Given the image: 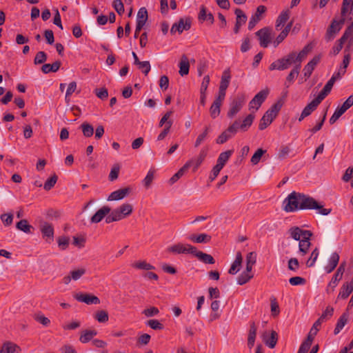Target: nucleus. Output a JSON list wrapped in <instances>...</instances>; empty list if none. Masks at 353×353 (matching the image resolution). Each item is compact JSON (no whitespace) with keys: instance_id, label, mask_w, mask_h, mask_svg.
Returning <instances> with one entry per match:
<instances>
[{"instance_id":"obj_1","label":"nucleus","mask_w":353,"mask_h":353,"mask_svg":"<svg viewBox=\"0 0 353 353\" xmlns=\"http://www.w3.org/2000/svg\"><path fill=\"white\" fill-rule=\"evenodd\" d=\"M309 52L308 46H305L299 53L292 51L286 56L272 62L269 67L270 70H285L291 65L301 67V63Z\"/></svg>"},{"instance_id":"obj_2","label":"nucleus","mask_w":353,"mask_h":353,"mask_svg":"<svg viewBox=\"0 0 353 353\" xmlns=\"http://www.w3.org/2000/svg\"><path fill=\"white\" fill-rule=\"evenodd\" d=\"M290 237L299 241V253L305 256L311 245L310 238L312 233L310 230H303L299 227H292L288 230Z\"/></svg>"},{"instance_id":"obj_3","label":"nucleus","mask_w":353,"mask_h":353,"mask_svg":"<svg viewBox=\"0 0 353 353\" xmlns=\"http://www.w3.org/2000/svg\"><path fill=\"white\" fill-rule=\"evenodd\" d=\"M301 210H316L318 213L322 215H328L331 212V209L323 208V205L319 204L314 198L301 194Z\"/></svg>"},{"instance_id":"obj_4","label":"nucleus","mask_w":353,"mask_h":353,"mask_svg":"<svg viewBox=\"0 0 353 353\" xmlns=\"http://www.w3.org/2000/svg\"><path fill=\"white\" fill-rule=\"evenodd\" d=\"M282 104L280 102H277L272 105L270 109H268L262 117L259 128L260 130L265 129L269 125L272 123L273 120L276 118L279 110H281Z\"/></svg>"},{"instance_id":"obj_5","label":"nucleus","mask_w":353,"mask_h":353,"mask_svg":"<svg viewBox=\"0 0 353 353\" xmlns=\"http://www.w3.org/2000/svg\"><path fill=\"white\" fill-rule=\"evenodd\" d=\"M301 193L292 192L283 201V210L285 212H291L301 210Z\"/></svg>"},{"instance_id":"obj_6","label":"nucleus","mask_w":353,"mask_h":353,"mask_svg":"<svg viewBox=\"0 0 353 353\" xmlns=\"http://www.w3.org/2000/svg\"><path fill=\"white\" fill-rule=\"evenodd\" d=\"M269 94V90L268 89L262 90L259 92L254 98L249 103V110H257L261 107V104L265 101L268 95Z\"/></svg>"},{"instance_id":"obj_7","label":"nucleus","mask_w":353,"mask_h":353,"mask_svg":"<svg viewBox=\"0 0 353 353\" xmlns=\"http://www.w3.org/2000/svg\"><path fill=\"white\" fill-rule=\"evenodd\" d=\"M167 251L174 254H192L195 252V247L189 244L177 243L167 248Z\"/></svg>"},{"instance_id":"obj_8","label":"nucleus","mask_w":353,"mask_h":353,"mask_svg":"<svg viewBox=\"0 0 353 353\" xmlns=\"http://www.w3.org/2000/svg\"><path fill=\"white\" fill-rule=\"evenodd\" d=\"M245 99L243 95L238 96L230 103V110L228 112V117H234L243 108L245 104Z\"/></svg>"},{"instance_id":"obj_9","label":"nucleus","mask_w":353,"mask_h":353,"mask_svg":"<svg viewBox=\"0 0 353 353\" xmlns=\"http://www.w3.org/2000/svg\"><path fill=\"white\" fill-rule=\"evenodd\" d=\"M206 156L207 150L201 149L199 154L197 157L190 159L184 164L185 168L188 170V168L192 167L193 171L195 172L203 163Z\"/></svg>"},{"instance_id":"obj_10","label":"nucleus","mask_w":353,"mask_h":353,"mask_svg":"<svg viewBox=\"0 0 353 353\" xmlns=\"http://www.w3.org/2000/svg\"><path fill=\"white\" fill-rule=\"evenodd\" d=\"M345 22V19L342 18L339 21L334 19L327 30L325 39L327 41H331L334 38V35L340 31L342 25Z\"/></svg>"},{"instance_id":"obj_11","label":"nucleus","mask_w":353,"mask_h":353,"mask_svg":"<svg viewBox=\"0 0 353 353\" xmlns=\"http://www.w3.org/2000/svg\"><path fill=\"white\" fill-rule=\"evenodd\" d=\"M74 298L79 302L85 303L88 305H97L100 303L99 299L92 294L86 293H76Z\"/></svg>"},{"instance_id":"obj_12","label":"nucleus","mask_w":353,"mask_h":353,"mask_svg":"<svg viewBox=\"0 0 353 353\" xmlns=\"http://www.w3.org/2000/svg\"><path fill=\"white\" fill-rule=\"evenodd\" d=\"M256 35L259 38L260 46L267 48L271 41L270 30L268 28H261L256 32Z\"/></svg>"},{"instance_id":"obj_13","label":"nucleus","mask_w":353,"mask_h":353,"mask_svg":"<svg viewBox=\"0 0 353 353\" xmlns=\"http://www.w3.org/2000/svg\"><path fill=\"white\" fill-rule=\"evenodd\" d=\"M40 231L43 238L48 243L53 241L54 239V228L51 223L43 222L40 225Z\"/></svg>"},{"instance_id":"obj_14","label":"nucleus","mask_w":353,"mask_h":353,"mask_svg":"<svg viewBox=\"0 0 353 353\" xmlns=\"http://www.w3.org/2000/svg\"><path fill=\"white\" fill-rule=\"evenodd\" d=\"M191 27V23L189 19L184 20L181 19L177 23H175L172 25L170 33L174 34L176 32L179 33H182L183 30H188Z\"/></svg>"},{"instance_id":"obj_15","label":"nucleus","mask_w":353,"mask_h":353,"mask_svg":"<svg viewBox=\"0 0 353 353\" xmlns=\"http://www.w3.org/2000/svg\"><path fill=\"white\" fill-rule=\"evenodd\" d=\"M321 59V56L320 54L316 55L305 65L303 71L305 78H309L311 76L315 67L320 62Z\"/></svg>"},{"instance_id":"obj_16","label":"nucleus","mask_w":353,"mask_h":353,"mask_svg":"<svg viewBox=\"0 0 353 353\" xmlns=\"http://www.w3.org/2000/svg\"><path fill=\"white\" fill-rule=\"evenodd\" d=\"M266 11L265 6H259L256 8V12L251 17L248 23V29L252 30L256 23L261 19V15Z\"/></svg>"},{"instance_id":"obj_17","label":"nucleus","mask_w":353,"mask_h":353,"mask_svg":"<svg viewBox=\"0 0 353 353\" xmlns=\"http://www.w3.org/2000/svg\"><path fill=\"white\" fill-rule=\"evenodd\" d=\"M339 255L337 252H332L328 259L327 263L325 266L324 270L326 273H331L337 266L339 261Z\"/></svg>"},{"instance_id":"obj_18","label":"nucleus","mask_w":353,"mask_h":353,"mask_svg":"<svg viewBox=\"0 0 353 353\" xmlns=\"http://www.w3.org/2000/svg\"><path fill=\"white\" fill-rule=\"evenodd\" d=\"M110 210L111 209L109 206H103L91 217L90 222L92 223H99L106 215L110 212Z\"/></svg>"},{"instance_id":"obj_19","label":"nucleus","mask_w":353,"mask_h":353,"mask_svg":"<svg viewBox=\"0 0 353 353\" xmlns=\"http://www.w3.org/2000/svg\"><path fill=\"white\" fill-rule=\"evenodd\" d=\"M263 341L265 344L270 348H274L277 343L278 334L276 332L272 330L269 335L268 332H265L263 336Z\"/></svg>"},{"instance_id":"obj_20","label":"nucleus","mask_w":353,"mask_h":353,"mask_svg":"<svg viewBox=\"0 0 353 353\" xmlns=\"http://www.w3.org/2000/svg\"><path fill=\"white\" fill-rule=\"evenodd\" d=\"M130 192V188H125L112 192L108 197L107 200L119 201L125 198Z\"/></svg>"},{"instance_id":"obj_21","label":"nucleus","mask_w":353,"mask_h":353,"mask_svg":"<svg viewBox=\"0 0 353 353\" xmlns=\"http://www.w3.org/2000/svg\"><path fill=\"white\" fill-rule=\"evenodd\" d=\"M148 20V11L145 8H141L137 16V30H141Z\"/></svg>"},{"instance_id":"obj_22","label":"nucleus","mask_w":353,"mask_h":353,"mask_svg":"<svg viewBox=\"0 0 353 353\" xmlns=\"http://www.w3.org/2000/svg\"><path fill=\"white\" fill-rule=\"evenodd\" d=\"M193 255L205 264H214L215 263V260L210 254L204 253L201 251H199L196 248L195 252H193Z\"/></svg>"},{"instance_id":"obj_23","label":"nucleus","mask_w":353,"mask_h":353,"mask_svg":"<svg viewBox=\"0 0 353 353\" xmlns=\"http://www.w3.org/2000/svg\"><path fill=\"white\" fill-rule=\"evenodd\" d=\"M348 318L349 312L347 310H346V312H345L338 319V321L334 330V334L335 335L338 334L342 330V329L347 323Z\"/></svg>"},{"instance_id":"obj_24","label":"nucleus","mask_w":353,"mask_h":353,"mask_svg":"<svg viewBox=\"0 0 353 353\" xmlns=\"http://www.w3.org/2000/svg\"><path fill=\"white\" fill-rule=\"evenodd\" d=\"M115 212L119 214L120 220L130 215L132 212V206L129 203L122 204L119 208L114 209Z\"/></svg>"},{"instance_id":"obj_25","label":"nucleus","mask_w":353,"mask_h":353,"mask_svg":"<svg viewBox=\"0 0 353 353\" xmlns=\"http://www.w3.org/2000/svg\"><path fill=\"white\" fill-rule=\"evenodd\" d=\"M198 18L200 21H208L211 24L214 21L213 14L211 12L207 13V8L204 6L200 7Z\"/></svg>"},{"instance_id":"obj_26","label":"nucleus","mask_w":353,"mask_h":353,"mask_svg":"<svg viewBox=\"0 0 353 353\" xmlns=\"http://www.w3.org/2000/svg\"><path fill=\"white\" fill-rule=\"evenodd\" d=\"M20 347L12 342L4 343L2 345L0 353H19Z\"/></svg>"},{"instance_id":"obj_27","label":"nucleus","mask_w":353,"mask_h":353,"mask_svg":"<svg viewBox=\"0 0 353 353\" xmlns=\"http://www.w3.org/2000/svg\"><path fill=\"white\" fill-rule=\"evenodd\" d=\"M61 63L60 61H56L52 64L45 63L41 67V71L44 74H48L50 72H56L60 68Z\"/></svg>"},{"instance_id":"obj_28","label":"nucleus","mask_w":353,"mask_h":353,"mask_svg":"<svg viewBox=\"0 0 353 353\" xmlns=\"http://www.w3.org/2000/svg\"><path fill=\"white\" fill-rule=\"evenodd\" d=\"M321 102V101L317 97L313 99L303 110L302 112L303 113V116L307 117L310 115L312 112L316 109Z\"/></svg>"},{"instance_id":"obj_29","label":"nucleus","mask_w":353,"mask_h":353,"mask_svg":"<svg viewBox=\"0 0 353 353\" xmlns=\"http://www.w3.org/2000/svg\"><path fill=\"white\" fill-rule=\"evenodd\" d=\"M335 81L334 78H330V80L326 83L323 90L319 92L317 98L321 101L326 97V96L330 92Z\"/></svg>"},{"instance_id":"obj_30","label":"nucleus","mask_w":353,"mask_h":353,"mask_svg":"<svg viewBox=\"0 0 353 353\" xmlns=\"http://www.w3.org/2000/svg\"><path fill=\"white\" fill-rule=\"evenodd\" d=\"M242 259L243 258L241 252H237L235 260L234 261V262L231 265L230 268L228 270L229 274H235L239 271L240 266L242 263Z\"/></svg>"},{"instance_id":"obj_31","label":"nucleus","mask_w":353,"mask_h":353,"mask_svg":"<svg viewBox=\"0 0 353 353\" xmlns=\"http://www.w3.org/2000/svg\"><path fill=\"white\" fill-rule=\"evenodd\" d=\"M233 152H234L233 150H227V151L221 152L217 159L216 165H219V167L223 168L224 167V165H225V163H227V161L229 160L230 157L233 154Z\"/></svg>"},{"instance_id":"obj_32","label":"nucleus","mask_w":353,"mask_h":353,"mask_svg":"<svg viewBox=\"0 0 353 353\" xmlns=\"http://www.w3.org/2000/svg\"><path fill=\"white\" fill-rule=\"evenodd\" d=\"M256 330H257V329L255 325V323H254V322H252L250 324V327L248 338V347L250 349H252L254 345L255 339H256Z\"/></svg>"},{"instance_id":"obj_33","label":"nucleus","mask_w":353,"mask_h":353,"mask_svg":"<svg viewBox=\"0 0 353 353\" xmlns=\"http://www.w3.org/2000/svg\"><path fill=\"white\" fill-rule=\"evenodd\" d=\"M188 239L194 243H206L210 241L211 236L207 234H200L198 235L192 234Z\"/></svg>"},{"instance_id":"obj_34","label":"nucleus","mask_w":353,"mask_h":353,"mask_svg":"<svg viewBox=\"0 0 353 353\" xmlns=\"http://www.w3.org/2000/svg\"><path fill=\"white\" fill-rule=\"evenodd\" d=\"M190 69V63L188 59L185 55H183L179 62V74L184 76L188 74Z\"/></svg>"},{"instance_id":"obj_35","label":"nucleus","mask_w":353,"mask_h":353,"mask_svg":"<svg viewBox=\"0 0 353 353\" xmlns=\"http://www.w3.org/2000/svg\"><path fill=\"white\" fill-rule=\"evenodd\" d=\"M289 12L288 11H283L279 15L276 22V28L277 30H281L287 21L289 19Z\"/></svg>"},{"instance_id":"obj_36","label":"nucleus","mask_w":353,"mask_h":353,"mask_svg":"<svg viewBox=\"0 0 353 353\" xmlns=\"http://www.w3.org/2000/svg\"><path fill=\"white\" fill-rule=\"evenodd\" d=\"M254 116L252 114H248L241 123L239 121V128L241 131L245 132L252 125Z\"/></svg>"},{"instance_id":"obj_37","label":"nucleus","mask_w":353,"mask_h":353,"mask_svg":"<svg viewBox=\"0 0 353 353\" xmlns=\"http://www.w3.org/2000/svg\"><path fill=\"white\" fill-rule=\"evenodd\" d=\"M230 69L225 70L221 76L219 88L227 89L230 82Z\"/></svg>"},{"instance_id":"obj_38","label":"nucleus","mask_w":353,"mask_h":353,"mask_svg":"<svg viewBox=\"0 0 353 353\" xmlns=\"http://www.w3.org/2000/svg\"><path fill=\"white\" fill-rule=\"evenodd\" d=\"M97 332L95 330H85L82 332L79 341L83 343L89 342L93 336H96Z\"/></svg>"},{"instance_id":"obj_39","label":"nucleus","mask_w":353,"mask_h":353,"mask_svg":"<svg viewBox=\"0 0 353 353\" xmlns=\"http://www.w3.org/2000/svg\"><path fill=\"white\" fill-rule=\"evenodd\" d=\"M236 14V23L242 26L247 21V16L240 8H236L234 10Z\"/></svg>"},{"instance_id":"obj_40","label":"nucleus","mask_w":353,"mask_h":353,"mask_svg":"<svg viewBox=\"0 0 353 353\" xmlns=\"http://www.w3.org/2000/svg\"><path fill=\"white\" fill-rule=\"evenodd\" d=\"M341 280V278L334 274L331 281L329 282V283L327 286V288H326L327 293L330 294V293L333 292L335 290V288L338 285V283Z\"/></svg>"},{"instance_id":"obj_41","label":"nucleus","mask_w":353,"mask_h":353,"mask_svg":"<svg viewBox=\"0 0 353 353\" xmlns=\"http://www.w3.org/2000/svg\"><path fill=\"white\" fill-rule=\"evenodd\" d=\"M221 103L218 102L216 101H214L213 103L212 104L210 108V115L213 119L216 118L221 112Z\"/></svg>"},{"instance_id":"obj_42","label":"nucleus","mask_w":353,"mask_h":353,"mask_svg":"<svg viewBox=\"0 0 353 353\" xmlns=\"http://www.w3.org/2000/svg\"><path fill=\"white\" fill-rule=\"evenodd\" d=\"M319 250L317 248H314L311 254H310V258L308 259V260L306 261V265L308 267V268H311V267H313L318 259V256H319Z\"/></svg>"},{"instance_id":"obj_43","label":"nucleus","mask_w":353,"mask_h":353,"mask_svg":"<svg viewBox=\"0 0 353 353\" xmlns=\"http://www.w3.org/2000/svg\"><path fill=\"white\" fill-rule=\"evenodd\" d=\"M17 228L19 230L24 232L25 233H30V229L32 226L28 224V221L22 219L17 223Z\"/></svg>"},{"instance_id":"obj_44","label":"nucleus","mask_w":353,"mask_h":353,"mask_svg":"<svg viewBox=\"0 0 353 353\" xmlns=\"http://www.w3.org/2000/svg\"><path fill=\"white\" fill-rule=\"evenodd\" d=\"M321 319H319L314 323L313 326L310 329L307 339H310H310L312 340V342L315 335L317 334V332L319 331V327L321 326Z\"/></svg>"},{"instance_id":"obj_45","label":"nucleus","mask_w":353,"mask_h":353,"mask_svg":"<svg viewBox=\"0 0 353 353\" xmlns=\"http://www.w3.org/2000/svg\"><path fill=\"white\" fill-rule=\"evenodd\" d=\"M350 6V12L353 14V0H343L341 8V15L345 16Z\"/></svg>"},{"instance_id":"obj_46","label":"nucleus","mask_w":353,"mask_h":353,"mask_svg":"<svg viewBox=\"0 0 353 353\" xmlns=\"http://www.w3.org/2000/svg\"><path fill=\"white\" fill-rule=\"evenodd\" d=\"M253 277L252 273L243 272L237 278V283L240 285H244Z\"/></svg>"},{"instance_id":"obj_47","label":"nucleus","mask_w":353,"mask_h":353,"mask_svg":"<svg viewBox=\"0 0 353 353\" xmlns=\"http://www.w3.org/2000/svg\"><path fill=\"white\" fill-rule=\"evenodd\" d=\"M81 128L85 137H90L93 135L94 128L90 124L85 122L83 123L81 125Z\"/></svg>"},{"instance_id":"obj_48","label":"nucleus","mask_w":353,"mask_h":353,"mask_svg":"<svg viewBox=\"0 0 353 353\" xmlns=\"http://www.w3.org/2000/svg\"><path fill=\"white\" fill-rule=\"evenodd\" d=\"M154 174H155V170L153 168H150L149 171L148 172L145 177L143 180V185L148 188L150 184L152 183L154 178Z\"/></svg>"},{"instance_id":"obj_49","label":"nucleus","mask_w":353,"mask_h":353,"mask_svg":"<svg viewBox=\"0 0 353 353\" xmlns=\"http://www.w3.org/2000/svg\"><path fill=\"white\" fill-rule=\"evenodd\" d=\"M266 152L265 150L259 148L251 158V163L253 165H256L261 160L262 156Z\"/></svg>"},{"instance_id":"obj_50","label":"nucleus","mask_w":353,"mask_h":353,"mask_svg":"<svg viewBox=\"0 0 353 353\" xmlns=\"http://www.w3.org/2000/svg\"><path fill=\"white\" fill-rule=\"evenodd\" d=\"M132 266L137 269L150 270H154V267L144 261H138L132 264Z\"/></svg>"},{"instance_id":"obj_51","label":"nucleus","mask_w":353,"mask_h":353,"mask_svg":"<svg viewBox=\"0 0 353 353\" xmlns=\"http://www.w3.org/2000/svg\"><path fill=\"white\" fill-rule=\"evenodd\" d=\"M187 171V169L183 165L181 168H180L176 173H175L169 180V183L170 185L176 183Z\"/></svg>"},{"instance_id":"obj_52","label":"nucleus","mask_w":353,"mask_h":353,"mask_svg":"<svg viewBox=\"0 0 353 353\" xmlns=\"http://www.w3.org/2000/svg\"><path fill=\"white\" fill-rule=\"evenodd\" d=\"M47 60V54L43 51H39L36 54L34 59V63L35 65L42 64Z\"/></svg>"},{"instance_id":"obj_53","label":"nucleus","mask_w":353,"mask_h":353,"mask_svg":"<svg viewBox=\"0 0 353 353\" xmlns=\"http://www.w3.org/2000/svg\"><path fill=\"white\" fill-rule=\"evenodd\" d=\"M301 67L294 66V68L292 69L290 72L288 74V75L286 77V80L289 81L290 83H292L294 80V79L299 75L300 72Z\"/></svg>"},{"instance_id":"obj_54","label":"nucleus","mask_w":353,"mask_h":353,"mask_svg":"<svg viewBox=\"0 0 353 353\" xmlns=\"http://www.w3.org/2000/svg\"><path fill=\"white\" fill-rule=\"evenodd\" d=\"M209 131H210V128L205 127L203 132L201 134H200L198 136V137L196 138L195 143H194V147L197 148L198 146H199L201 145V143L203 141H205V139H206V137L208 136Z\"/></svg>"},{"instance_id":"obj_55","label":"nucleus","mask_w":353,"mask_h":353,"mask_svg":"<svg viewBox=\"0 0 353 353\" xmlns=\"http://www.w3.org/2000/svg\"><path fill=\"white\" fill-rule=\"evenodd\" d=\"M146 325L155 330H161L163 329V325L157 319H150L147 321Z\"/></svg>"},{"instance_id":"obj_56","label":"nucleus","mask_w":353,"mask_h":353,"mask_svg":"<svg viewBox=\"0 0 353 353\" xmlns=\"http://www.w3.org/2000/svg\"><path fill=\"white\" fill-rule=\"evenodd\" d=\"M344 113L345 112L339 106H338L329 120L330 123L334 124Z\"/></svg>"},{"instance_id":"obj_57","label":"nucleus","mask_w":353,"mask_h":353,"mask_svg":"<svg viewBox=\"0 0 353 353\" xmlns=\"http://www.w3.org/2000/svg\"><path fill=\"white\" fill-rule=\"evenodd\" d=\"M57 243L61 250H65L68 247L69 238L63 236H59L57 239Z\"/></svg>"},{"instance_id":"obj_58","label":"nucleus","mask_w":353,"mask_h":353,"mask_svg":"<svg viewBox=\"0 0 353 353\" xmlns=\"http://www.w3.org/2000/svg\"><path fill=\"white\" fill-rule=\"evenodd\" d=\"M57 181V176L54 174L52 176L49 178L43 185V188L46 190H50L52 187L54 186Z\"/></svg>"},{"instance_id":"obj_59","label":"nucleus","mask_w":353,"mask_h":353,"mask_svg":"<svg viewBox=\"0 0 353 353\" xmlns=\"http://www.w3.org/2000/svg\"><path fill=\"white\" fill-rule=\"evenodd\" d=\"M137 65L145 75L148 74L151 68L150 62L148 61H140L137 64Z\"/></svg>"},{"instance_id":"obj_60","label":"nucleus","mask_w":353,"mask_h":353,"mask_svg":"<svg viewBox=\"0 0 353 353\" xmlns=\"http://www.w3.org/2000/svg\"><path fill=\"white\" fill-rule=\"evenodd\" d=\"M312 343L310 338L306 339V340L301 345L297 353H307Z\"/></svg>"},{"instance_id":"obj_61","label":"nucleus","mask_w":353,"mask_h":353,"mask_svg":"<svg viewBox=\"0 0 353 353\" xmlns=\"http://www.w3.org/2000/svg\"><path fill=\"white\" fill-rule=\"evenodd\" d=\"M240 130L239 128V120H236L232 125H230L226 130L229 132V134L233 137L236 134L238 130Z\"/></svg>"},{"instance_id":"obj_62","label":"nucleus","mask_w":353,"mask_h":353,"mask_svg":"<svg viewBox=\"0 0 353 353\" xmlns=\"http://www.w3.org/2000/svg\"><path fill=\"white\" fill-rule=\"evenodd\" d=\"M85 273V270L83 268H81L71 271L70 275L72 280L77 281Z\"/></svg>"},{"instance_id":"obj_63","label":"nucleus","mask_w":353,"mask_h":353,"mask_svg":"<svg viewBox=\"0 0 353 353\" xmlns=\"http://www.w3.org/2000/svg\"><path fill=\"white\" fill-rule=\"evenodd\" d=\"M232 137L229 134V132L225 130L223 131L217 138L216 143L223 144L225 143L229 139Z\"/></svg>"},{"instance_id":"obj_64","label":"nucleus","mask_w":353,"mask_h":353,"mask_svg":"<svg viewBox=\"0 0 353 353\" xmlns=\"http://www.w3.org/2000/svg\"><path fill=\"white\" fill-rule=\"evenodd\" d=\"M288 268L290 270L296 272L299 268V263L296 258H291L288 261Z\"/></svg>"}]
</instances>
